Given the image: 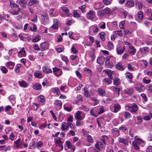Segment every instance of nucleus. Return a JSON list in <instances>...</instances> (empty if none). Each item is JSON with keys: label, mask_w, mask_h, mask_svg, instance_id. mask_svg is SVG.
Here are the masks:
<instances>
[{"label": "nucleus", "mask_w": 152, "mask_h": 152, "mask_svg": "<svg viewBox=\"0 0 152 152\" xmlns=\"http://www.w3.org/2000/svg\"><path fill=\"white\" fill-rule=\"evenodd\" d=\"M126 110H129L131 113L136 112L138 109V107L137 105L133 103L130 105H127L125 107Z\"/></svg>", "instance_id": "nucleus-1"}, {"label": "nucleus", "mask_w": 152, "mask_h": 152, "mask_svg": "<svg viewBox=\"0 0 152 152\" xmlns=\"http://www.w3.org/2000/svg\"><path fill=\"white\" fill-rule=\"evenodd\" d=\"M74 116L76 119L82 120L85 117V114L83 112L78 110L75 114Z\"/></svg>", "instance_id": "nucleus-2"}, {"label": "nucleus", "mask_w": 152, "mask_h": 152, "mask_svg": "<svg viewBox=\"0 0 152 152\" xmlns=\"http://www.w3.org/2000/svg\"><path fill=\"white\" fill-rule=\"evenodd\" d=\"M149 48L147 47H144L143 48H140L139 51L140 52L142 56H143L146 55L149 52Z\"/></svg>", "instance_id": "nucleus-3"}, {"label": "nucleus", "mask_w": 152, "mask_h": 152, "mask_svg": "<svg viewBox=\"0 0 152 152\" xmlns=\"http://www.w3.org/2000/svg\"><path fill=\"white\" fill-rule=\"evenodd\" d=\"M54 74L57 77L61 75L62 73V71L61 69H58L56 68H53Z\"/></svg>", "instance_id": "nucleus-4"}, {"label": "nucleus", "mask_w": 152, "mask_h": 152, "mask_svg": "<svg viewBox=\"0 0 152 152\" xmlns=\"http://www.w3.org/2000/svg\"><path fill=\"white\" fill-rule=\"evenodd\" d=\"M69 129L68 123L62 122L61 124V129L63 131H67Z\"/></svg>", "instance_id": "nucleus-5"}, {"label": "nucleus", "mask_w": 152, "mask_h": 152, "mask_svg": "<svg viewBox=\"0 0 152 152\" xmlns=\"http://www.w3.org/2000/svg\"><path fill=\"white\" fill-rule=\"evenodd\" d=\"M95 15V12L94 11L91 10L87 14V16L88 19L92 20L94 18Z\"/></svg>", "instance_id": "nucleus-6"}, {"label": "nucleus", "mask_w": 152, "mask_h": 152, "mask_svg": "<svg viewBox=\"0 0 152 152\" xmlns=\"http://www.w3.org/2000/svg\"><path fill=\"white\" fill-rule=\"evenodd\" d=\"M59 23L60 22L58 20L56 19H55L53 20V24L51 27L54 29H58Z\"/></svg>", "instance_id": "nucleus-7"}, {"label": "nucleus", "mask_w": 152, "mask_h": 152, "mask_svg": "<svg viewBox=\"0 0 152 152\" xmlns=\"http://www.w3.org/2000/svg\"><path fill=\"white\" fill-rule=\"evenodd\" d=\"M18 56L20 58L25 57L26 56V52L24 48H22L18 52Z\"/></svg>", "instance_id": "nucleus-8"}, {"label": "nucleus", "mask_w": 152, "mask_h": 152, "mask_svg": "<svg viewBox=\"0 0 152 152\" xmlns=\"http://www.w3.org/2000/svg\"><path fill=\"white\" fill-rule=\"evenodd\" d=\"M49 46V45L48 42H44L41 44L40 47L43 50L48 49Z\"/></svg>", "instance_id": "nucleus-9"}, {"label": "nucleus", "mask_w": 152, "mask_h": 152, "mask_svg": "<svg viewBox=\"0 0 152 152\" xmlns=\"http://www.w3.org/2000/svg\"><path fill=\"white\" fill-rule=\"evenodd\" d=\"M134 3L133 0H127L126 3V7H131L134 6Z\"/></svg>", "instance_id": "nucleus-10"}, {"label": "nucleus", "mask_w": 152, "mask_h": 152, "mask_svg": "<svg viewBox=\"0 0 152 152\" xmlns=\"http://www.w3.org/2000/svg\"><path fill=\"white\" fill-rule=\"evenodd\" d=\"M95 147L99 150L102 149L104 148V145L100 142H97L95 145Z\"/></svg>", "instance_id": "nucleus-11"}, {"label": "nucleus", "mask_w": 152, "mask_h": 152, "mask_svg": "<svg viewBox=\"0 0 152 152\" xmlns=\"http://www.w3.org/2000/svg\"><path fill=\"white\" fill-rule=\"evenodd\" d=\"M14 143L16 147L18 148H20L22 145V143L20 139L14 141Z\"/></svg>", "instance_id": "nucleus-12"}, {"label": "nucleus", "mask_w": 152, "mask_h": 152, "mask_svg": "<svg viewBox=\"0 0 152 152\" xmlns=\"http://www.w3.org/2000/svg\"><path fill=\"white\" fill-rule=\"evenodd\" d=\"M43 72L46 73H50L52 72L51 69L46 66H44L42 67Z\"/></svg>", "instance_id": "nucleus-13"}, {"label": "nucleus", "mask_w": 152, "mask_h": 152, "mask_svg": "<svg viewBox=\"0 0 152 152\" xmlns=\"http://www.w3.org/2000/svg\"><path fill=\"white\" fill-rule=\"evenodd\" d=\"M128 51L130 53L134 55L136 53V50L133 46H129Z\"/></svg>", "instance_id": "nucleus-14"}, {"label": "nucleus", "mask_w": 152, "mask_h": 152, "mask_svg": "<svg viewBox=\"0 0 152 152\" xmlns=\"http://www.w3.org/2000/svg\"><path fill=\"white\" fill-rule=\"evenodd\" d=\"M105 60V58L103 56L99 57L97 59V63L99 64H103Z\"/></svg>", "instance_id": "nucleus-15"}, {"label": "nucleus", "mask_w": 152, "mask_h": 152, "mask_svg": "<svg viewBox=\"0 0 152 152\" xmlns=\"http://www.w3.org/2000/svg\"><path fill=\"white\" fill-rule=\"evenodd\" d=\"M134 87L139 92H141L142 90L143 87V86L140 84H136L135 85Z\"/></svg>", "instance_id": "nucleus-16"}, {"label": "nucleus", "mask_w": 152, "mask_h": 152, "mask_svg": "<svg viewBox=\"0 0 152 152\" xmlns=\"http://www.w3.org/2000/svg\"><path fill=\"white\" fill-rule=\"evenodd\" d=\"M124 93L129 95H131L133 94V90L132 88H127L124 90Z\"/></svg>", "instance_id": "nucleus-17"}, {"label": "nucleus", "mask_w": 152, "mask_h": 152, "mask_svg": "<svg viewBox=\"0 0 152 152\" xmlns=\"http://www.w3.org/2000/svg\"><path fill=\"white\" fill-rule=\"evenodd\" d=\"M126 76V78H128L129 80V82L130 83H132V74L129 72H127L125 74Z\"/></svg>", "instance_id": "nucleus-18"}, {"label": "nucleus", "mask_w": 152, "mask_h": 152, "mask_svg": "<svg viewBox=\"0 0 152 152\" xmlns=\"http://www.w3.org/2000/svg\"><path fill=\"white\" fill-rule=\"evenodd\" d=\"M132 145L133 147V148L137 151H139L140 150V148L139 145L137 144L136 142L133 141L132 142Z\"/></svg>", "instance_id": "nucleus-19"}, {"label": "nucleus", "mask_w": 152, "mask_h": 152, "mask_svg": "<svg viewBox=\"0 0 152 152\" xmlns=\"http://www.w3.org/2000/svg\"><path fill=\"white\" fill-rule=\"evenodd\" d=\"M34 75L36 78H41L42 77V75L41 72L38 70L34 72Z\"/></svg>", "instance_id": "nucleus-20"}, {"label": "nucleus", "mask_w": 152, "mask_h": 152, "mask_svg": "<svg viewBox=\"0 0 152 152\" xmlns=\"http://www.w3.org/2000/svg\"><path fill=\"white\" fill-rule=\"evenodd\" d=\"M118 141L119 142L123 143L125 145L128 144V142L126 140L124 139L123 138L119 137L118 138Z\"/></svg>", "instance_id": "nucleus-21"}, {"label": "nucleus", "mask_w": 152, "mask_h": 152, "mask_svg": "<svg viewBox=\"0 0 152 152\" xmlns=\"http://www.w3.org/2000/svg\"><path fill=\"white\" fill-rule=\"evenodd\" d=\"M84 92L83 93V95L85 97L87 98L90 97L91 95L86 87H85L84 88Z\"/></svg>", "instance_id": "nucleus-22"}, {"label": "nucleus", "mask_w": 152, "mask_h": 152, "mask_svg": "<svg viewBox=\"0 0 152 152\" xmlns=\"http://www.w3.org/2000/svg\"><path fill=\"white\" fill-rule=\"evenodd\" d=\"M42 88V86L40 84L36 83L33 85V88L36 90H39Z\"/></svg>", "instance_id": "nucleus-23"}, {"label": "nucleus", "mask_w": 152, "mask_h": 152, "mask_svg": "<svg viewBox=\"0 0 152 152\" xmlns=\"http://www.w3.org/2000/svg\"><path fill=\"white\" fill-rule=\"evenodd\" d=\"M99 94L101 96H104L106 94V92L104 90L101 88H99L98 89Z\"/></svg>", "instance_id": "nucleus-24"}, {"label": "nucleus", "mask_w": 152, "mask_h": 152, "mask_svg": "<svg viewBox=\"0 0 152 152\" xmlns=\"http://www.w3.org/2000/svg\"><path fill=\"white\" fill-rule=\"evenodd\" d=\"M8 99L12 103H14L15 102L16 97L14 95H12L9 96Z\"/></svg>", "instance_id": "nucleus-25"}, {"label": "nucleus", "mask_w": 152, "mask_h": 152, "mask_svg": "<svg viewBox=\"0 0 152 152\" xmlns=\"http://www.w3.org/2000/svg\"><path fill=\"white\" fill-rule=\"evenodd\" d=\"M19 85L21 87L26 88L28 86V84L27 83L24 81H22L19 82Z\"/></svg>", "instance_id": "nucleus-26"}, {"label": "nucleus", "mask_w": 152, "mask_h": 152, "mask_svg": "<svg viewBox=\"0 0 152 152\" xmlns=\"http://www.w3.org/2000/svg\"><path fill=\"white\" fill-rule=\"evenodd\" d=\"M55 144H56V146H61L62 150L63 149V146L62 144V141L61 139H59L56 140L55 142Z\"/></svg>", "instance_id": "nucleus-27"}, {"label": "nucleus", "mask_w": 152, "mask_h": 152, "mask_svg": "<svg viewBox=\"0 0 152 152\" xmlns=\"http://www.w3.org/2000/svg\"><path fill=\"white\" fill-rule=\"evenodd\" d=\"M93 29V32L94 33H97L98 32L99 29L98 27L96 26H91L90 28V30Z\"/></svg>", "instance_id": "nucleus-28"}, {"label": "nucleus", "mask_w": 152, "mask_h": 152, "mask_svg": "<svg viewBox=\"0 0 152 152\" xmlns=\"http://www.w3.org/2000/svg\"><path fill=\"white\" fill-rule=\"evenodd\" d=\"M103 71L108 75V77L110 78H112V71L110 69H105Z\"/></svg>", "instance_id": "nucleus-29"}, {"label": "nucleus", "mask_w": 152, "mask_h": 152, "mask_svg": "<svg viewBox=\"0 0 152 152\" xmlns=\"http://www.w3.org/2000/svg\"><path fill=\"white\" fill-rule=\"evenodd\" d=\"M114 111L115 113L118 112V111L121 109L120 106L119 104H115L114 105Z\"/></svg>", "instance_id": "nucleus-30"}, {"label": "nucleus", "mask_w": 152, "mask_h": 152, "mask_svg": "<svg viewBox=\"0 0 152 152\" xmlns=\"http://www.w3.org/2000/svg\"><path fill=\"white\" fill-rule=\"evenodd\" d=\"M116 50L117 54H120L124 52L125 48L124 47L121 48H116Z\"/></svg>", "instance_id": "nucleus-31"}, {"label": "nucleus", "mask_w": 152, "mask_h": 152, "mask_svg": "<svg viewBox=\"0 0 152 152\" xmlns=\"http://www.w3.org/2000/svg\"><path fill=\"white\" fill-rule=\"evenodd\" d=\"M39 1L37 0H30L28 3V4L30 6H31L33 4H38Z\"/></svg>", "instance_id": "nucleus-32"}, {"label": "nucleus", "mask_w": 152, "mask_h": 152, "mask_svg": "<svg viewBox=\"0 0 152 152\" xmlns=\"http://www.w3.org/2000/svg\"><path fill=\"white\" fill-rule=\"evenodd\" d=\"M105 11L103 10H99L97 12V15L101 18L104 15Z\"/></svg>", "instance_id": "nucleus-33"}, {"label": "nucleus", "mask_w": 152, "mask_h": 152, "mask_svg": "<svg viewBox=\"0 0 152 152\" xmlns=\"http://www.w3.org/2000/svg\"><path fill=\"white\" fill-rule=\"evenodd\" d=\"M116 67L117 69L121 71L123 70L124 69V68L120 63H118V64H117L116 65Z\"/></svg>", "instance_id": "nucleus-34"}, {"label": "nucleus", "mask_w": 152, "mask_h": 152, "mask_svg": "<svg viewBox=\"0 0 152 152\" xmlns=\"http://www.w3.org/2000/svg\"><path fill=\"white\" fill-rule=\"evenodd\" d=\"M0 69L2 72L4 74H6L8 72L7 69L4 66H0Z\"/></svg>", "instance_id": "nucleus-35"}, {"label": "nucleus", "mask_w": 152, "mask_h": 152, "mask_svg": "<svg viewBox=\"0 0 152 152\" xmlns=\"http://www.w3.org/2000/svg\"><path fill=\"white\" fill-rule=\"evenodd\" d=\"M112 78H105L103 80V81L105 82L106 83L110 84L112 82Z\"/></svg>", "instance_id": "nucleus-36"}, {"label": "nucleus", "mask_w": 152, "mask_h": 152, "mask_svg": "<svg viewBox=\"0 0 152 152\" xmlns=\"http://www.w3.org/2000/svg\"><path fill=\"white\" fill-rule=\"evenodd\" d=\"M41 39V37L39 35H38L34 37L32 40L33 42H36L39 41Z\"/></svg>", "instance_id": "nucleus-37"}, {"label": "nucleus", "mask_w": 152, "mask_h": 152, "mask_svg": "<svg viewBox=\"0 0 152 152\" xmlns=\"http://www.w3.org/2000/svg\"><path fill=\"white\" fill-rule=\"evenodd\" d=\"M113 90L117 94H119L120 93V92L122 90V88H117L116 87H113Z\"/></svg>", "instance_id": "nucleus-38"}, {"label": "nucleus", "mask_w": 152, "mask_h": 152, "mask_svg": "<svg viewBox=\"0 0 152 152\" xmlns=\"http://www.w3.org/2000/svg\"><path fill=\"white\" fill-rule=\"evenodd\" d=\"M138 17L140 20H141L142 19L143 12L142 11H140L138 13Z\"/></svg>", "instance_id": "nucleus-39"}, {"label": "nucleus", "mask_w": 152, "mask_h": 152, "mask_svg": "<svg viewBox=\"0 0 152 152\" xmlns=\"http://www.w3.org/2000/svg\"><path fill=\"white\" fill-rule=\"evenodd\" d=\"M41 18L42 19L44 22H47L48 20V16L46 15H42Z\"/></svg>", "instance_id": "nucleus-40"}, {"label": "nucleus", "mask_w": 152, "mask_h": 152, "mask_svg": "<svg viewBox=\"0 0 152 152\" xmlns=\"http://www.w3.org/2000/svg\"><path fill=\"white\" fill-rule=\"evenodd\" d=\"M38 99L39 101L41 103H43L45 102L44 97L43 96L40 95L38 96Z\"/></svg>", "instance_id": "nucleus-41"}, {"label": "nucleus", "mask_w": 152, "mask_h": 152, "mask_svg": "<svg viewBox=\"0 0 152 152\" xmlns=\"http://www.w3.org/2000/svg\"><path fill=\"white\" fill-rule=\"evenodd\" d=\"M64 108L65 110L68 112H70L72 110V107L71 105H69L67 107H65L64 106Z\"/></svg>", "instance_id": "nucleus-42"}, {"label": "nucleus", "mask_w": 152, "mask_h": 152, "mask_svg": "<svg viewBox=\"0 0 152 152\" xmlns=\"http://www.w3.org/2000/svg\"><path fill=\"white\" fill-rule=\"evenodd\" d=\"M120 83V80L118 78H116L113 81V84L115 86H118Z\"/></svg>", "instance_id": "nucleus-43"}, {"label": "nucleus", "mask_w": 152, "mask_h": 152, "mask_svg": "<svg viewBox=\"0 0 152 152\" xmlns=\"http://www.w3.org/2000/svg\"><path fill=\"white\" fill-rule=\"evenodd\" d=\"M43 143L42 141H39L36 143V146L37 148H41L43 145Z\"/></svg>", "instance_id": "nucleus-44"}, {"label": "nucleus", "mask_w": 152, "mask_h": 152, "mask_svg": "<svg viewBox=\"0 0 152 152\" xmlns=\"http://www.w3.org/2000/svg\"><path fill=\"white\" fill-rule=\"evenodd\" d=\"M124 116L125 118H130L131 117V115L129 112H124Z\"/></svg>", "instance_id": "nucleus-45"}, {"label": "nucleus", "mask_w": 152, "mask_h": 152, "mask_svg": "<svg viewBox=\"0 0 152 152\" xmlns=\"http://www.w3.org/2000/svg\"><path fill=\"white\" fill-rule=\"evenodd\" d=\"M100 36L101 40L104 41L105 40V33L104 32H102L99 33Z\"/></svg>", "instance_id": "nucleus-46"}, {"label": "nucleus", "mask_w": 152, "mask_h": 152, "mask_svg": "<svg viewBox=\"0 0 152 152\" xmlns=\"http://www.w3.org/2000/svg\"><path fill=\"white\" fill-rule=\"evenodd\" d=\"M61 9L63 11L66 13H67L69 12V9L66 7H61Z\"/></svg>", "instance_id": "nucleus-47"}, {"label": "nucleus", "mask_w": 152, "mask_h": 152, "mask_svg": "<svg viewBox=\"0 0 152 152\" xmlns=\"http://www.w3.org/2000/svg\"><path fill=\"white\" fill-rule=\"evenodd\" d=\"M87 140L88 141L90 142H92L94 141V140L90 135H88L86 136Z\"/></svg>", "instance_id": "nucleus-48"}, {"label": "nucleus", "mask_w": 152, "mask_h": 152, "mask_svg": "<svg viewBox=\"0 0 152 152\" xmlns=\"http://www.w3.org/2000/svg\"><path fill=\"white\" fill-rule=\"evenodd\" d=\"M62 60L66 62V64H67V62L68 61V58L65 56L62 55L61 56Z\"/></svg>", "instance_id": "nucleus-49"}, {"label": "nucleus", "mask_w": 152, "mask_h": 152, "mask_svg": "<svg viewBox=\"0 0 152 152\" xmlns=\"http://www.w3.org/2000/svg\"><path fill=\"white\" fill-rule=\"evenodd\" d=\"M54 104L57 105L61 107L62 103L61 101L59 100H56L55 101Z\"/></svg>", "instance_id": "nucleus-50"}, {"label": "nucleus", "mask_w": 152, "mask_h": 152, "mask_svg": "<svg viewBox=\"0 0 152 152\" xmlns=\"http://www.w3.org/2000/svg\"><path fill=\"white\" fill-rule=\"evenodd\" d=\"M20 67V64H17L16 67L15 68V71L17 72L18 73L19 72V67Z\"/></svg>", "instance_id": "nucleus-51"}, {"label": "nucleus", "mask_w": 152, "mask_h": 152, "mask_svg": "<svg viewBox=\"0 0 152 152\" xmlns=\"http://www.w3.org/2000/svg\"><path fill=\"white\" fill-rule=\"evenodd\" d=\"M104 11H105V14H109L111 13L110 9L109 8H106L104 10Z\"/></svg>", "instance_id": "nucleus-52"}, {"label": "nucleus", "mask_w": 152, "mask_h": 152, "mask_svg": "<svg viewBox=\"0 0 152 152\" xmlns=\"http://www.w3.org/2000/svg\"><path fill=\"white\" fill-rule=\"evenodd\" d=\"M53 92L55 93H56L57 94L59 95L60 94V91L59 89L57 87L55 88L53 90Z\"/></svg>", "instance_id": "nucleus-53"}, {"label": "nucleus", "mask_w": 152, "mask_h": 152, "mask_svg": "<svg viewBox=\"0 0 152 152\" xmlns=\"http://www.w3.org/2000/svg\"><path fill=\"white\" fill-rule=\"evenodd\" d=\"M137 6H138L139 10H141L142 7L143 6V4L142 2L141 1L139 2Z\"/></svg>", "instance_id": "nucleus-54"}, {"label": "nucleus", "mask_w": 152, "mask_h": 152, "mask_svg": "<svg viewBox=\"0 0 152 152\" xmlns=\"http://www.w3.org/2000/svg\"><path fill=\"white\" fill-rule=\"evenodd\" d=\"M91 99L94 102V105L98 103V102L96 98L94 97H92L91 98Z\"/></svg>", "instance_id": "nucleus-55"}, {"label": "nucleus", "mask_w": 152, "mask_h": 152, "mask_svg": "<svg viewBox=\"0 0 152 152\" xmlns=\"http://www.w3.org/2000/svg\"><path fill=\"white\" fill-rule=\"evenodd\" d=\"M73 15L74 16L75 18H78L80 17L79 13L76 10H75L74 11Z\"/></svg>", "instance_id": "nucleus-56"}, {"label": "nucleus", "mask_w": 152, "mask_h": 152, "mask_svg": "<svg viewBox=\"0 0 152 152\" xmlns=\"http://www.w3.org/2000/svg\"><path fill=\"white\" fill-rule=\"evenodd\" d=\"M107 46L109 49H111L113 48V43L111 42H109Z\"/></svg>", "instance_id": "nucleus-57"}, {"label": "nucleus", "mask_w": 152, "mask_h": 152, "mask_svg": "<svg viewBox=\"0 0 152 152\" xmlns=\"http://www.w3.org/2000/svg\"><path fill=\"white\" fill-rule=\"evenodd\" d=\"M77 102H82L83 100V99L82 96L80 95H78L77 96Z\"/></svg>", "instance_id": "nucleus-58"}, {"label": "nucleus", "mask_w": 152, "mask_h": 152, "mask_svg": "<svg viewBox=\"0 0 152 152\" xmlns=\"http://www.w3.org/2000/svg\"><path fill=\"white\" fill-rule=\"evenodd\" d=\"M125 24L124 21H122L119 24V26L120 28L121 29H124V25Z\"/></svg>", "instance_id": "nucleus-59"}, {"label": "nucleus", "mask_w": 152, "mask_h": 152, "mask_svg": "<svg viewBox=\"0 0 152 152\" xmlns=\"http://www.w3.org/2000/svg\"><path fill=\"white\" fill-rule=\"evenodd\" d=\"M114 32L115 34H118L119 36L121 37L123 35L121 31H115Z\"/></svg>", "instance_id": "nucleus-60"}, {"label": "nucleus", "mask_w": 152, "mask_h": 152, "mask_svg": "<svg viewBox=\"0 0 152 152\" xmlns=\"http://www.w3.org/2000/svg\"><path fill=\"white\" fill-rule=\"evenodd\" d=\"M110 56H107L106 58V59L105 62V65L107 66H108V65L109 64V60Z\"/></svg>", "instance_id": "nucleus-61"}, {"label": "nucleus", "mask_w": 152, "mask_h": 152, "mask_svg": "<svg viewBox=\"0 0 152 152\" xmlns=\"http://www.w3.org/2000/svg\"><path fill=\"white\" fill-rule=\"evenodd\" d=\"M20 11V9L18 8V11H13L11 12V13L13 15H17L19 13V12Z\"/></svg>", "instance_id": "nucleus-62"}, {"label": "nucleus", "mask_w": 152, "mask_h": 152, "mask_svg": "<svg viewBox=\"0 0 152 152\" xmlns=\"http://www.w3.org/2000/svg\"><path fill=\"white\" fill-rule=\"evenodd\" d=\"M66 145L69 148H71L72 147V145L70 142L67 141L66 142Z\"/></svg>", "instance_id": "nucleus-63"}, {"label": "nucleus", "mask_w": 152, "mask_h": 152, "mask_svg": "<svg viewBox=\"0 0 152 152\" xmlns=\"http://www.w3.org/2000/svg\"><path fill=\"white\" fill-rule=\"evenodd\" d=\"M146 152H152V146H149L146 149Z\"/></svg>", "instance_id": "nucleus-64"}]
</instances>
